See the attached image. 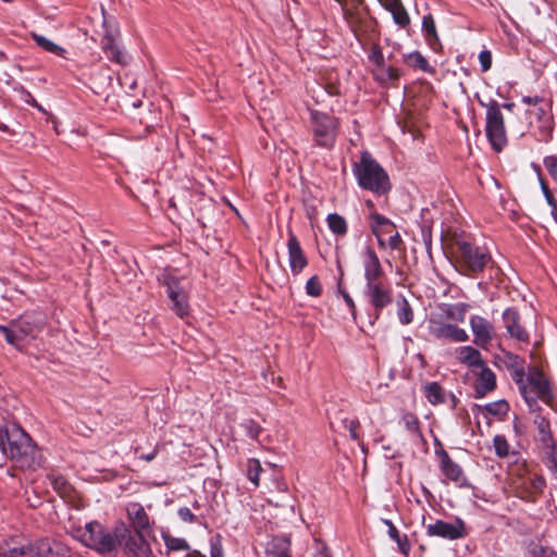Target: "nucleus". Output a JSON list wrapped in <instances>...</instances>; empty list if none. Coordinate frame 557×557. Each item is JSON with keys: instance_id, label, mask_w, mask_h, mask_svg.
<instances>
[{"instance_id": "f257e3e1", "label": "nucleus", "mask_w": 557, "mask_h": 557, "mask_svg": "<svg viewBox=\"0 0 557 557\" xmlns=\"http://www.w3.org/2000/svg\"><path fill=\"white\" fill-rule=\"evenodd\" d=\"M0 449L21 467H32L36 462V445L29 435L16 425L0 429Z\"/></svg>"}, {"instance_id": "f03ea898", "label": "nucleus", "mask_w": 557, "mask_h": 557, "mask_svg": "<svg viewBox=\"0 0 557 557\" xmlns=\"http://www.w3.org/2000/svg\"><path fill=\"white\" fill-rule=\"evenodd\" d=\"M508 484L518 497L533 502L543 491L545 481L525 462H517L509 468Z\"/></svg>"}, {"instance_id": "7ed1b4c3", "label": "nucleus", "mask_w": 557, "mask_h": 557, "mask_svg": "<svg viewBox=\"0 0 557 557\" xmlns=\"http://www.w3.org/2000/svg\"><path fill=\"white\" fill-rule=\"evenodd\" d=\"M352 171L361 188L377 195L385 194L389 189L387 174L369 152L361 154L359 162L354 164Z\"/></svg>"}, {"instance_id": "20e7f679", "label": "nucleus", "mask_w": 557, "mask_h": 557, "mask_svg": "<svg viewBox=\"0 0 557 557\" xmlns=\"http://www.w3.org/2000/svg\"><path fill=\"white\" fill-rule=\"evenodd\" d=\"M41 330V320L33 315H23L8 325H0V335L8 344L22 350L24 345L34 339Z\"/></svg>"}, {"instance_id": "39448f33", "label": "nucleus", "mask_w": 557, "mask_h": 557, "mask_svg": "<svg viewBox=\"0 0 557 557\" xmlns=\"http://www.w3.org/2000/svg\"><path fill=\"white\" fill-rule=\"evenodd\" d=\"M49 547L41 539L13 534L0 543V557H45Z\"/></svg>"}, {"instance_id": "423d86ee", "label": "nucleus", "mask_w": 557, "mask_h": 557, "mask_svg": "<svg viewBox=\"0 0 557 557\" xmlns=\"http://www.w3.org/2000/svg\"><path fill=\"white\" fill-rule=\"evenodd\" d=\"M75 536L87 547L101 554L116 548V527L113 532L107 531L99 522L91 521L84 528H77Z\"/></svg>"}, {"instance_id": "0eeeda50", "label": "nucleus", "mask_w": 557, "mask_h": 557, "mask_svg": "<svg viewBox=\"0 0 557 557\" xmlns=\"http://www.w3.org/2000/svg\"><path fill=\"white\" fill-rule=\"evenodd\" d=\"M455 253L460 271L465 274L481 272L491 259L485 249L463 239L456 242Z\"/></svg>"}, {"instance_id": "6e6552de", "label": "nucleus", "mask_w": 557, "mask_h": 557, "mask_svg": "<svg viewBox=\"0 0 557 557\" xmlns=\"http://www.w3.org/2000/svg\"><path fill=\"white\" fill-rule=\"evenodd\" d=\"M128 557H154L144 531H131L124 523L116 525V546Z\"/></svg>"}, {"instance_id": "1a4fd4ad", "label": "nucleus", "mask_w": 557, "mask_h": 557, "mask_svg": "<svg viewBox=\"0 0 557 557\" xmlns=\"http://www.w3.org/2000/svg\"><path fill=\"white\" fill-rule=\"evenodd\" d=\"M343 10L344 17L356 35L361 40L362 36L373 28V22L367 16V13L361 8L363 0H336Z\"/></svg>"}, {"instance_id": "9d476101", "label": "nucleus", "mask_w": 557, "mask_h": 557, "mask_svg": "<svg viewBox=\"0 0 557 557\" xmlns=\"http://www.w3.org/2000/svg\"><path fill=\"white\" fill-rule=\"evenodd\" d=\"M312 133L318 146L331 148L335 143L337 121L321 112L311 113Z\"/></svg>"}, {"instance_id": "9b49d317", "label": "nucleus", "mask_w": 557, "mask_h": 557, "mask_svg": "<svg viewBox=\"0 0 557 557\" xmlns=\"http://www.w3.org/2000/svg\"><path fill=\"white\" fill-rule=\"evenodd\" d=\"M164 286L171 301L173 310L177 315L184 317L188 312L187 295L181 278L172 270H165L159 278Z\"/></svg>"}, {"instance_id": "f8f14e48", "label": "nucleus", "mask_w": 557, "mask_h": 557, "mask_svg": "<svg viewBox=\"0 0 557 557\" xmlns=\"http://www.w3.org/2000/svg\"><path fill=\"white\" fill-rule=\"evenodd\" d=\"M523 102L531 106L528 110L530 124H534V119L539 123L540 140L548 141L553 132V116L548 110V106L537 97H524Z\"/></svg>"}, {"instance_id": "ddd939ff", "label": "nucleus", "mask_w": 557, "mask_h": 557, "mask_svg": "<svg viewBox=\"0 0 557 557\" xmlns=\"http://www.w3.org/2000/svg\"><path fill=\"white\" fill-rule=\"evenodd\" d=\"M363 296L368 304L374 309L376 319L380 317L382 310L393 302V290L386 278L366 284Z\"/></svg>"}, {"instance_id": "4468645a", "label": "nucleus", "mask_w": 557, "mask_h": 557, "mask_svg": "<svg viewBox=\"0 0 557 557\" xmlns=\"http://www.w3.org/2000/svg\"><path fill=\"white\" fill-rule=\"evenodd\" d=\"M486 135L496 151H500L507 144L504 117L496 102L486 111Z\"/></svg>"}, {"instance_id": "2eb2a0df", "label": "nucleus", "mask_w": 557, "mask_h": 557, "mask_svg": "<svg viewBox=\"0 0 557 557\" xmlns=\"http://www.w3.org/2000/svg\"><path fill=\"white\" fill-rule=\"evenodd\" d=\"M520 392L531 407L537 398L543 399L545 401L549 398V387L546 379L540 372H534L528 379L527 384L520 385Z\"/></svg>"}, {"instance_id": "dca6fc26", "label": "nucleus", "mask_w": 557, "mask_h": 557, "mask_svg": "<svg viewBox=\"0 0 557 557\" xmlns=\"http://www.w3.org/2000/svg\"><path fill=\"white\" fill-rule=\"evenodd\" d=\"M429 330L437 339H449L457 343H463L469 339V335L463 329L437 318L430 319Z\"/></svg>"}, {"instance_id": "f3484780", "label": "nucleus", "mask_w": 557, "mask_h": 557, "mask_svg": "<svg viewBox=\"0 0 557 557\" xmlns=\"http://www.w3.org/2000/svg\"><path fill=\"white\" fill-rule=\"evenodd\" d=\"M361 264L366 284L385 280V273L375 250L367 246L361 253Z\"/></svg>"}, {"instance_id": "a211bd4d", "label": "nucleus", "mask_w": 557, "mask_h": 557, "mask_svg": "<svg viewBox=\"0 0 557 557\" xmlns=\"http://www.w3.org/2000/svg\"><path fill=\"white\" fill-rule=\"evenodd\" d=\"M469 324L474 336L473 343L481 348H486L495 336L494 325L481 315H472Z\"/></svg>"}, {"instance_id": "6ab92c4d", "label": "nucleus", "mask_w": 557, "mask_h": 557, "mask_svg": "<svg viewBox=\"0 0 557 557\" xmlns=\"http://www.w3.org/2000/svg\"><path fill=\"white\" fill-rule=\"evenodd\" d=\"M103 26L106 28L101 44L103 52L110 60L119 64H125L126 55L121 51L116 40L119 36L117 29L109 25L107 20L103 21Z\"/></svg>"}, {"instance_id": "aec40b11", "label": "nucleus", "mask_w": 557, "mask_h": 557, "mask_svg": "<svg viewBox=\"0 0 557 557\" xmlns=\"http://www.w3.org/2000/svg\"><path fill=\"white\" fill-rule=\"evenodd\" d=\"M429 536H438L447 540H457L465 536V524L461 520L455 523L437 520L435 523L426 525Z\"/></svg>"}, {"instance_id": "412c9836", "label": "nucleus", "mask_w": 557, "mask_h": 557, "mask_svg": "<svg viewBox=\"0 0 557 557\" xmlns=\"http://www.w3.org/2000/svg\"><path fill=\"white\" fill-rule=\"evenodd\" d=\"M287 248L290 271L293 274L297 275L307 267L308 260L300 247L298 239L293 233L289 234Z\"/></svg>"}, {"instance_id": "4be33fe9", "label": "nucleus", "mask_w": 557, "mask_h": 557, "mask_svg": "<svg viewBox=\"0 0 557 557\" xmlns=\"http://www.w3.org/2000/svg\"><path fill=\"white\" fill-rule=\"evenodd\" d=\"M370 220L371 231L377 239L379 247L385 249V236L395 232V224L389 219L375 212L370 215Z\"/></svg>"}, {"instance_id": "5701e85b", "label": "nucleus", "mask_w": 557, "mask_h": 557, "mask_svg": "<svg viewBox=\"0 0 557 557\" xmlns=\"http://www.w3.org/2000/svg\"><path fill=\"white\" fill-rule=\"evenodd\" d=\"M473 372L478 376L475 384V393L478 397L485 396L486 393L496 387V376L494 372L486 367L485 362L482 363V367H478L473 370Z\"/></svg>"}, {"instance_id": "b1692460", "label": "nucleus", "mask_w": 557, "mask_h": 557, "mask_svg": "<svg viewBox=\"0 0 557 557\" xmlns=\"http://www.w3.org/2000/svg\"><path fill=\"white\" fill-rule=\"evenodd\" d=\"M503 322L506 327L508 334L517 338L518 341L525 342L528 341L527 331L520 325V317L519 313L512 309L508 308L503 313Z\"/></svg>"}, {"instance_id": "393cba45", "label": "nucleus", "mask_w": 557, "mask_h": 557, "mask_svg": "<svg viewBox=\"0 0 557 557\" xmlns=\"http://www.w3.org/2000/svg\"><path fill=\"white\" fill-rule=\"evenodd\" d=\"M456 359L473 370L484 363L481 352L472 346H461L455 350Z\"/></svg>"}, {"instance_id": "a878e982", "label": "nucleus", "mask_w": 557, "mask_h": 557, "mask_svg": "<svg viewBox=\"0 0 557 557\" xmlns=\"http://www.w3.org/2000/svg\"><path fill=\"white\" fill-rule=\"evenodd\" d=\"M127 515L133 525L131 531H145L149 527V518L140 504H129Z\"/></svg>"}, {"instance_id": "bb28decb", "label": "nucleus", "mask_w": 557, "mask_h": 557, "mask_svg": "<svg viewBox=\"0 0 557 557\" xmlns=\"http://www.w3.org/2000/svg\"><path fill=\"white\" fill-rule=\"evenodd\" d=\"M289 540L285 536H275L265 546V557H292Z\"/></svg>"}, {"instance_id": "cd10ccee", "label": "nucleus", "mask_w": 557, "mask_h": 557, "mask_svg": "<svg viewBox=\"0 0 557 557\" xmlns=\"http://www.w3.org/2000/svg\"><path fill=\"white\" fill-rule=\"evenodd\" d=\"M423 392L426 399L432 405H440L446 403L447 396L455 401V397L453 394H446L440 384L436 382L426 383L423 385Z\"/></svg>"}, {"instance_id": "c85d7f7f", "label": "nucleus", "mask_w": 557, "mask_h": 557, "mask_svg": "<svg viewBox=\"0 0 557 557\" xmlns=\"http://www.w3.org/2000/svg\"><path fill=\"white\" fill-rule=\"evenodd\" d=\"M534 424L539 431V441L546 447L553 448L554 442L550 432L549 421L541 414H536L534 417Z\"/></svg>"}, {"instance_id": "c756f323", "label": "nucleus", "mask_w": 557, "mask_h": 557, "mask_svg": "<svg viewBox=\"0 0 557 557\" xmlns=\"http://www.w3.org/2000/svg\"><path fill=\"white\" fill-rule=\"evenodd\" d=\"M468 308L466 304L446 305L443 308V318L448 321L463 322Z\"/></svg>"}, {"instance_id": "7c9ffc66", "label": "nucleus", "mask_w": 557, "mask_h": 557, "mask_svg": "<svg viewBox=\"0 0 557 557\" xmlns=\"http://www.w3.org/2000/svg\"><path fill=\"white\" fill-rule=\"evenodd\" d=\"M442 470L445 476L451 481L460 483L463 480L461 468L455 463L446 454L442 459Z\"/></svg>"}, {"instance_id": "2f4dec72", "label": "nucleus", "mask_w": 557, "mask_h": 557, "mask_svg": "<svg viewBox=\"0 0 557 557\" xmlns=\"http://www.w3.org/2000/svg\"><path fill=\"white\" fill-rule=\"evenodd\" d=\"M422 29L428 44L434 49L435 46L438 44V37L436 33L434 18L432 17L431 14L423 16Z\"/></svg>"}, {"instance_id": "473e14b6", "label": "nucleus", "mask_w": 557, "mask_h": 557, "mask_svg": "<svg viewBox=\"0 0 557 557\" xmlns=\"http://www.w3.org/2000/svg\"><path fill=\"white\" fill-rule=\"evenodd\" d=\"M413 310L405 297L397 299V317L403 325L410 324L413 321Z\"/></svg>"}, {"instance_id": "72a5a7b5", "label": "nucleus", "mask_w": 557, "mask_h": 557, "mask_svg": "<svg viewBox=\"0 0 557 557\" xmlns=\"http://www.w3.org/2000/svg\"><path fill=\"white\" fill-rule=\"evenodd\" d=\"M326 222L332 233L339 236L346 235L348 226L346 220L342 215L337 213H330L326 218Z\"/></svg>"}, {"instance_id": "f704fd0d", "label": "nucleus", "mask_w": 557, "mask_h": 557, "mask_svg": "<svg viewBox=\"0 0 557 557\" xmlns=\"http://www.w3.org/2000/svg\"><path fill=\"white\" fill-rule=\"evenodd\" d=\"M42 540L49 547L48 552L45 554V557H49V556L70 557V549L62 543L52 541L48 537H42Z\"/></svg>"}, {"instance_id": "c9c22d12", "label": "nucleus", "mask_w": 557, "mask_h": 557, "mask_svg": "<svg viewBox=\"0 0 557 557\" xmlns=\"http://www.w3.org/2000/svg\"><path fill=\"white\" fill-rule=\"evenodd\" d=\"M32 37L39 47H41L42 49H45L48 52L54 53L57 55H61L64 52L63 48H61L60 46L54 44L52 40L46 38L42 35L32 34Z\"/></svg>"}, {"instance_id": "e433bc0d", "label": "nucleus", "mask_w": 557, "mask_h": 557, "mask_svg": "<svg viewBox=\"0 0 557 557\" xmlns=\"http://www.w3.org/2000/svg\"><path fill=\"white\" fill-rule=\"evenodd\" d=\"M389 13L392 14L393 21L395 22L396 25H398V27L403 29H407L409 27L410 16L403 3L395 8L394 10H392Z\"/></svg>"}, {"instance_id": "4c0bfd02", "label": "nucleus", "mask_w": 557, "mask_h": 557, "mask_svg": "<svg viewBox=\"0 0 557 557\" xmlns=\"http://www.w3.org/2000/svg\"><path fill=\"white\" fill-rule=\"evenodd\" d=\"M484 409L488 414L503 418L508 413L509 405L505 400H497L487 404Z\"/></svg>"}, {"instance_id": "58836bf2", "label": "nucleus", "mask_w": 557, "mask_h": 557, "mask_svg": "<svg viewBox=\"0 0 557 557\" xmlns=\"http://www.w3.org/2000/svg\"><path fill=\"white\" fill-rule=\"evenodd\" d=\"M49 480L53 488L62 496L65 497L71 492V485L62 475H49Z\"/></svg>"}, {"instance_id": "ea45409f", "label": "nucleus", "mask_w": 557, "mask_h": 557, "mask_svg": "<svg viewBox=\"0 0 557 557\" xmlns=\"http://www.w3.org/2000/svg\"><path fill=\"white\" fill-rule=\"evenodd\" d=\"M529 557H557V554L547 546L532 543L529 546Z\"/></svg>"}, {"instance_id": "a19ab883", "label": "nucleus", "mask_w": 557, "mask_h": 557, "mask_svg": "<svg viewBox=\"0 0 557 557\" xmlns=\"http://www.w3.org/2000/svg\"><path fill=\"white\" fill-rule=\"evenodd\" d=\"M405 62L412 67L421 70H426L428 66V61L425 58L417 51L405 55Z\"/></svg>"}, {"instance_id": "79ce46f5", "label": "nucleus", "mask_w": 557, "mask_h": 557, "mask_svg": "<svg viewBox=\"0 0 557 557\" xmlns=\"http://www.w3.org/2000/svg\"><path fill=\"white\" fill-rule=\"evenodd\" d=\"M262 468L257 459H251L248 461V479L256 485H259V476Z\"/></svg>"}, {"instance_id": "37998d69", "label": "nucleus", "mask_w": 557, "mask_h": 557, "mask_svg": "<svg viewBox=\"0 0 557 557\" xmlns=\"http://www.w3.org/2000/svg\"><path fill=\"white\" fill-rule=\"evenodd\" d=\"M163 539L165 546L171 550H185L188 548V544L184 539L173 537L171 535H165Z\"/></svg>"}, {"instance_id": "c03bdc74", "label": "nucleus", "mask_w": 557, "mask_h": 557, "mask_svg": "<svg viewBox=\"0 0 557 557\" xmlns=\"http://www.w3.org/2000/svg\"><path fill=\"white\" fill-rule=\"evenodd\" d=\"M401 423L404 424L405 429L409 431L412 434L419 433V421L418 418L412 413H405L401 417Z\"/></svg>"}, {"instance_id": "a18cd8bd", "label": "nucleus", "mask_w": 557, "mask_h": 557, "mask_svg": "<svg viewBox=\"0 0 557 557\" xmlns=\"http://www.w3.org/2000/svg\"><path fill=\"white\" fill-rule=\"evenodd\" d=\"M494 447L498 457H506L509 455V444L505 436L496 435L494 437Z\"/></svg>"}, {"instance_id": "49530a36", "label": "nucleus", "mask_w": 557, "mask_h": 557, "mask_svg": "<svg viewBox=\"0 0 557 557\" xmlns=\"http://www.w3.org/2000/svg\"><path fill=\"white\" fill-rule=\"evenodd\" d=\"M306 292L309 296L318 297L322 293L321 283L318 276H312L307 281Z\"/></svg>"}, {"instance_id": "de8ad7c7", "label": "nucleus", "mask_w": 557, "mask_h": 557, "mask_svg": "<svg viewBox=\"0 0 557 557\" xmlns=\"http://www.w3.org/2000/svg\"><path fill=\"white\" fill-rule=\"evenodd\" d=\"M386 247H388L392 250H399L403 248L404 242L401 239V236L398 232H393L389 234L388 238L385 239Z\"/></svg>"}, {"instance_id": "09e8293b", "label": "nucleus", "mask_w": 557, "mask_h": 557, "mask_svg": "<svg viewBox=\"0 0 557 557\" xmlns=\"http://www.w3.org/2000/svg\"><path fill=\"white\" fill-rule=\"evenodd\" d=\"M544 165L549 174L557 180V156H548L544 159Z\"/></svg>"}, {"instance_id": "8fccbe9b", "label": "nucleus", "mask_w": 557, "mask_h": 557, "mask_svg": "<svg viewBox=\"0 0 557 557\" xmlns=\"http://www.w3.org/2000/svg\"><path fill=\"white\" fill-rule=\"evenodd\" d=\"M177 515L181 518V520H183L184 522H188V523L197 522L196 516L191 512V509L188 507L180 508L177 511Z\"/></svg>"}, {"instance_id": "3c124183", "label": "nucleus", "mask_w": 557, "mask_h": 557, "mask_svg": "<svg viewBox=\"0 0 557 557\" xmlns=\"http://www.w3.org/2000/svg\"><path fill=\"white\" fill-rule=\"evenodd\" d=\"M480 64L482 67V71L486 72L491 69L492 65V54L487 50H483L479 54Z\"/></svg>"}, {"instance_id": "603ef678", "label": "nucleus", "mask_w": 557, "mask_h": 557, "mask_svg": "<svg viewBox=\"0 0 557 557\" xmlns=\"http://www.w3.org/2000/svg\"><path fill=\"white\" fill-rule=\"evenodd\" d=\"M247 433L251 438H257L261 433V426L252 420L246 423Z\"/></svg>"}, {"instance_id": "864d4df0", "label": "nucleus", "mask_w": 557, "mask_h": 557, "mask_svg": "<svg viewBox=\"0 0 557 557\" xmlns=\"http://www.w3.org/2000/svg\"><path fill=\"white\" fill-rule=\"evenodd\" d=\"M345 428L348 430L349 436L352 440H358V434H357L358 422L356 420L346 421Z\"/></svg>"}, {"instance_id": "5fc2aeb1", "label": "nucleus", "mask_w": 557, "mask_h": 557, "mask_svg": "<svg viewBox=\"0 0 557 557\" xmlns=\"http://www.w3.org/2000/svg\"><path fill=\"white\" fill-rule=\"evenodd\" d=\"M384 78L388 81H396L399 77V71L393 66L383 70Z\"/></svg>"}, {"instance_id": "6e6d98bb", "label": "nucleus", "mask_w": 557, "mask_h": 557, "mask_svg": "<svg viewBox=\"0 0 557 557\" xmlns=\"http://www.w3.org/2000/svg\"><path fill=\"white\" fill-rule=\"evenodd\" d=\"M380 2L388 12L401 4V0H380Z\"/></svg>"}, {"instance_id": "4d7b16f0", "label": "nucleus", "mask_w": 557, "mask_h": 557, "mask_svg": "<svg viewBox=\"0 0 557 557\" xmlns=\"http://www.w3.org/2000/svg\"><path fill=\"white\" fill-rule=\"evenodd\" d=\"M386 523L388 524V534H389V536L393 540H395L397 542V544H400V536H399V532L396 529V527L391 521H387Z\"/></svg>"}, {"instance_id": "13d9d810", "label": "nucleus", "mask_w": 557, "mask_h": 557, "mask_svg": "<svg viewBox=\"0 0 557 557\" xmlns=\"http://www.w3.org/2000/svg\"><path fill=\"white\" fill-rule=\"evenodd\" d=\"M370 58L377 64H380L383 61V54H382L381 50L377 48L373 49Z\"/></svg>"}, {"instance_id": "bf43d9fd", "label": "nucleus", "mask_w": 557, "mask_h": 557, "mask_svg": "<svg viewBox=\"0 0 557 557\" xmlns=\"http://www.w3.org/2000/svg\"><path fill=\"white\" fill-rule=\"evenodd\" d=\"M156 456H157V449L153 448L150 453L140 455V458L143 460L149 462V461L153 460L156 458Z\"/></svg>"}, {"instance_id": "052dcab7", "label": "nucleus", "mask_w": 557, "mask_h": 557, "mask_svg": "<svg viewBox=\"0 0 557 557\" xmlns=\"http://www.w3.org/2000/svg\"><path fill=\"white\" fill-rule=\"evenodd\" d=\"M403 132L404 133H406V132L410 133L412 135L413 139H416L418 137L417 131L413 127H411L408 122H406L405 125L403 126Z\"/></svg>"}, {"instance_id": "680f3d73", "label": "nucleus", "mask_w": 557, "mask_h": 557, "mask_svg": "<svg viewBox=\"0 0 557 557\" xmlns=\"http://www.w3.org/2000/svg\"><path fill=\"white\" fill-rule=\"evenodd\" d=\"M344 299H345L347 306L349 307V309L351 310L352 314H355L356 306H355L352 298L348 294H344Z\"/></svg>"}, {"instance_id": "e2e57ef3", "label": "nucleus", "mask_w": 557, "mask_h": 557, "mask_svg": "<svg viewBox=\"0 0 557 557\" xmlns=\"http://www.w3.org/2000/svg\"><path fill=\"white\" fill-rule=\"evenodd\" d=\"M211 557H223V552H222L221 546L212 545Z\"/></svg>"}, {"instance_id": "0e129e2a", "label": "nucleus", "mask_w": 557, "mask_h": 557, "mask_svg": "<svg viewBox=\"0 0 557 557\" xmlns=\"http://www.w3.org/2000/svg\"><path fill=\"white\" fill-rule=\"evenodd\" d=\"M317 557H331L325 545L318 548Z\"/></svg>"}, {"instance_id": "69168bd1", "label": "nucleus", "mask_w": 557, "mask_h": 557, "mask_svg": "<svg viewBox=\"0 0 557 557\" xmlns=\"http://www.w3.org/2000/svg\"><path fill=\"white\" fill-rule=\"evenodd\" d=\"M398 546H399L400 550L405 554L407 553V549L409 548L407 545L406 539L405 540L400 539V544H398Z\"/></svg>"}, {"instance_id": "338daca9", "label": "nucleus", "mask_w": 557, "mask_h": 557, "mask_svg": "<svg viewBox=\"0 0 557 557\" xmlns=\"http://www.w3.org/2000/svg\"><path fill=\"white\" fill-rule=\"evenodd\" d=\"M329 94L330 95H336L338 94V89L335 87V86H331L329 89H327Z\"/></svg>"}, {"instance_id": "774afa93", "label": "nucleus", "mask_w": 557, "mask_h": 557, "mask_svg": "<svg viewBox=\"0 0 557 557\" xmlns=\"http://www.w3.org/2000/svg\"><path fill=\"white\" fill-rule=\"evenodd\" d=\"M522 375H523L522 372L516 371V377H517L516 380L518 383L522 382Z\"/></svg>"}]
</instances>
